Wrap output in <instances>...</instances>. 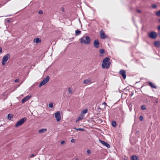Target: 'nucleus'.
Listing matches in <instances>:
<instances>
[{
    "instance_id": "nucleus-1",
    "label": "nucleus",
    "mask_w": 160,
    "mask_h": 160,
    "mask_svg": "<svg viewBox=\"0 0 160 160\" xmlns=\"http://www.w3.org/2000/svg\"><path fill=\"white\" fill-rule=\"evenodd\" d=\"M110 58L108 57L105 58L103 60L102 66L103 68H108L110 66Z\"/></svg>"
},
{
    "instance_id": "nucleus-2",
    "label": "nucleus",
    "mask_w": 160,
    "mask_h": 160,
    "mask_svg": "<svg viewBox=\"0 0 160 160\" xmlns=\"http://www.w3.org/2000/svg\"><path fill=\"white\" fill-rule=\"evenodd\" d=\"M80 42L85 44H88L90 43V39L88 36H83L81 38Z\"/></svg>"
},
{
    "instance_id": "nucleus-3",
    "label": "nucleus",
    "mask_w": 160,
    "mask_h": 160,
    "mask_svg": "<svg viewBox=\"0 0 160 160\" xmlns=\"http://www.w3.org/2000/svg\"><path fill=\"white\" fill-rule=\"evenodd\" d=\"M10 57V54L9 53H7L3 57L2 59V65H5L6 62Z\"/></svg>"
},
{
    "instance_id": "nucleus-4",
    "label": "nucleus",
    "mask_w": 160,
    "mask_h": 160,
    "mask_svg": "<svg viewBox=\"0 0 160 160\" xmlns=\"http://www.w3.org/2000/svg\"><path fill=\"white\" fill-rule=\"evenodd\" d=\"M148 36L150 38L155 39L157 37V34L155 32H152L148 33Z\"/></svg>"
},
{
    "instance_id": "nucleus-5",
    "label": "nucleus",
    "mask_w": 160,
    "mask_h": 160,
    "mask_svg": "<svg viewBox=\"0 0 160 160\" xmlns=\"http://www.w3.org/2000/svg\"><path fill=\"white\" fill-rule=\"evenodd\" d=\"M26 120L27 118H22L20 120L17 122L16 124L15 125V127H17L19 126L22 125L25 121H26Z\"/></svg>"
},
{
    "instance_id": "nucleus-6",
    "label": "nucleus",
    "mask_w": 160,
    "mask_h": 160,
    "mask_svg": "<svg viewBox=\"0 0 160 160\" xmlns=\"http://www.w3.org/2000/svg\"><path fill=\"white\" fill-rule=\"evenodd\" d=\"M55 117L58 122L61 119V116L59 111L55 113Z\"/></svg>"
},
{
    "instance_id": "nucleus-7",
    "label": "nucleus",
    "mask_w": 160,
    "mask_h": 160,
    "mask_svg": "<svg viewBox=\"0 0 160 160\" xmlns=\"http://www.w3.org/2000/svg\"><path fill=\"white\" fill-rule=\"evenodd\" d=\"M119 73L122 76L123 79H125L126 77V71L125 70L121 69L119 71Z\"/></svg>"
},
{
    "instance_id": "nucleus-8",
    "label": "nucleus",
    "mask_w": 160,
    "mask_h": 160,
    "mask_svg": "<svg viewBox=\"0 0 160 160\" xmlns=\"http://www.w3.org/2000/svg\"><path fill=\"white\" fill-rule=\"evenodd\" d=\"M100 37L102 39H104L107 38V37L105 34L104 31L102 30H101L100 32Z\"/></svg>"
},
{
    "instance_id": "nucleus-9",
    "label": "nucleus",
    "mask_w": 160,
    "mask_h": 160,
    "mask_svg": "<svg viewBox=\"0 0 160 160\" xmlns=\"http://www.w3.org/2000/svg\"><path fill=\"white\" fill-rule=\"evenodd\" d=\"M99 141L103 145H104L107 148H110V146L109 144L107 142H106L104 141H102L100 139H99Z\"/></svg>"
},
{
    "instance_id": "nucleus-10",
    "label": "nucleus",
    "mask_w": 160,
    "mask_h": 160,
    "mask_svg": "<svg viewBox=\"0 0 160 160\" xmlns=\"http://www.w3.org/2000/svg\"><path fill=\"white\" fill-rule=\"evenodd\" d=\"M30 98V96H27L22 99L21 100V102H22V103H24L25 102L29 100Z\"/></svg>"
},
{
    "instance_id": "nucleus-11",
    "label": "nucleus",
    "mask_w": 160,
    "mask_h": 160,
    "mask_svg": "<svg viewBox=\"0 0 160 160\" xmlns=\"http://www.w3.org/2000/svg\"><path fill=\"white\" fill-rule=\"evenodd\" d=\"M94 46L96 48L99 47V42L98 39L95 40L94 42Z\"/></svg>"
},
{
    "instance_id": "nucleus-12",
    "label": "nucleus",
    "mask_w": 160,
    "mask_h": 160,
    "mask_svg": "<svg viewBox=\"0 0 160 160\" xmlns=\"http://www.w3.org/2000/svg\"><path fill=\"white\" fill-rule=\"evenodd\" d=\"M92 83V81L90 78H88L87 79L83 81L84 84H90Z\"/></svg>"
},
{
    "instance_id": "nucleus-13",
    "label": "nucleus",
    "mask_w": 160,
    "mask_h": 160,
    "mask_svg": "<svg viewBox=\"0 0 160 160\" xmlns=\"http://www.w3.org/2000/svg\"><path fill=\"white\" fill-rule=\"evenodd\" d=\"M154 44L155 47L159 48L160 47V41H155L154 42Z\"/></svg>"
},
{
    "instance_id": "nucleus-14",
    "label": "nucleus",
    "mask_w": 160,
    "mask_h": 160,
    "mask_svg": "<svg viewBox=\"0 0 160 160\" xmlns=\"http://www.w3.org/2000/svg\"><path fill=\"white\" fill-rule=\"evenodd\" d=\"M33 41L34 42H35L36 43H38L41 42V39L39 38H35L34 39Z\"/></svg>"
},
{
    "instance_id": "nucleus-15",
    "label": "nucleus",
    "mask_w": 160,
    "mask_h": 160,
    "mask_svg": "<svg viewBox=\"0 0 160 160\" xmlns=\"http://www.w3.org/2000/svg\"><path fill=\"white\" fill-rule=\"evenodd\" d=\"M148 83L149 84L150 86L151 87L154 88L156 89L157 87L156 86L152 83L150 82H148Z\"/></svg>"
},
{
    "instance_id": "nucleus-16",
    "label": "nucleus",
    "mask_w": 160,
    "mask_h": 160,
    "mask_svg": "<svg viewBox=\"0 0 160 160\" xmlns=\"http://www.w3.org/2000/svg\"><path fill=\"white\" fill-rule=\"evenodd\" d=\"M132 160H139L138 158L136 155H133L132 156L131 158Z\"/></svg>"
},
{
    "instance_id": "nucleus-17",
    "label": "nucleus",
    "mask_w": 160,
    "mask_h": 160,
    "mask_svg": "<svg viewBox=\"0 0 160 160\" xmlns=\"http://www.w3.org/2000/svg\"><path fill=\"white\" fill-rule=\"evenodd\" d=\"M49 80V76H47L46 77V78H44L43 81H44V82H45V83H47Z\"/></svg>"
},
{
    "instance_id": "nucleus-18",
    "label": "nucleus",
    "mask_w": 160,
    "mask_h": 160,
    "mask_svg": "<svg viewBox=\"0 0 160 160\" xmlns=\"http://www.w3.org/2000/svg\"><path fill=\"white\" fill-rule=\"evenodd\" d=\"M47 131V129L46 128H43L41 129H40L39 130V132L40 133L42 134L43 132Z\"/></svg>"
},
{
    "instance_id": "nucleus-19",
    "label": "nucleus",
    "mask_w": 160,
    "mask_h": 160,
    "mask_svg": "<svg viewBox=\"0 0 160 160\" xmlns=\"http://www.w3.org/2000/svg\"><path fill=\"white\" fill-rule=\"evenodd\" d=\"M81 33V31L79 30H75V35L78 36L80 35Z\"/></svg>"
},
{
    "instance_id": "nucleus-20",
    "label": "nucleus",
    "mask_w": 160,
    "mask_h": 160,
    "mask_svg": "<svg viewBox=\"0 0 160 160\" xmlns=\"http://www.w3.org/2000/svg\"><path fill=\"white\" fill-rule=\"evenodd\" d=\"M13 116L12 114H9L8 115V118L9 120H10L12 118Z\"/></svg>"
},
{
    "instance_id": "nucleus-21",
    "label": "nucleus",
    "mask_w": 160,
    "mask_h": 160,
    "mask_svg": "<svg viewBox=\"0 0 160 160\" xmlns=\"http://www.w3.org/2000/svg\"><path fill=\"white\" fill-rule=\"evenodd\" d=\"M46 83L44 81H42V82H41L39 84V87H40L43 85H44Z\"/></svg>"
},
{
    "instance_id": "nucleus-22",
    "label": "nucleus",
    "mask_w": 160,
    "mask_h": 160,
    "mask_svg": "<svg viewBox=\"0 0 160 160\" xmlns=\"http://www.w3.org/2000/svg\"><path fill=\"white\" fill-rule=\"evenodd\" d=\"M112 126L114 127L116 126V123L115 121H112Z\"/></svg>"
},
{
    "instance_id": "nucleus-23",
    "label": "nucleus",
    "mask_w": 160,
    "mask_h": 160,
    "mask_svg": "<svg viewBox=\"0 0 160 160\" xmlns=\"http://www.w3.org/2000/svg\"><path fill=\"white\" fill-rule=\"evenodd\" d=\"M68 92L69 93H71L72 94L73 93V92H72V89L71 88L69 87L68 88Z\"/></svg>"
},
{
    "instance_id": "nucleus-24",
    "label": "nucleus",
    "mask_w": 160,
    "mask_h": 160,
    "mask_svg": "<svg viewBox=\"0 0 160 160\" xmlns=\"http://www.w3.org/2000/svg\"><path fill=\"white\" fill-rule=\"evenodd\" d=\"M48 106L50 108H52L53 107V103L52 102H50L48 104Z\"/></svg>"
},
{
    "instance_id": "nucleus-25",
    "label": "nucleus",
    "mask_w": 160,
    "mask_h": 160,
    "mask_svg": "<svg viewBox=\"0 0 160 160\" xmlns=\"http://www.w3.org/2000/svg\"><path fill=\"white\" fill-rule=\"evenodd\" d=\"M76 130H78V131H84L85 129L83 128H74Z\"/></svg>"
},
{
    "instance_id": "nucleus-26",
    "label": "nucleus",
    "mask_w": 160,
    "mask_h": 160,
    "mask_svg": "<svg viewBox=\"0 0 160 160\" xmlns=\"http://www.w3.org/2000/svg\"><path fill=\"white\" fill-rule=\"evenodd\" d=\"M99 52L103 54L105 52V50L103 49H100Z\"/></svg>"
},
{
    "instance_id": "nucleus-27",
    "label": "nucleus",
    "mask_w": 160,
    "mask_h": 160,
    "mask_svg": "<svg viewBox=\"0 0 160 160\" xmlns=\"http://www.w3.org/2000/svg\"><path fill=\"white\" fill-rule=\"evenodd\" d=\"M152 7L153 8H156L157 7V6L155 4H153L152 5Z\"/></svg>"
},
{
    "instance_id": "nucleus-28",
    "label": "nucleus",
    "mask_w": 160,
    "mask_h": 160,
    "mask_svg": "<svg viewBox=\"0 0 160 160\" xmlns=\"http://www.w3.org/2000/svg\"><path fill=\"white\" fill-rule=\"evenodd\" d=\"M141 109L142 110H146V109L145 106L144 105H143L142 106Z\"/></svg>"
},
{
    "instance_id": "nucleus-29",
    "label": "nucleus",
    "mask_w": 160,
    "mask_h": 160,
    "mask_svg": "<svg viewBox=\"0 0 160 160\" xmlns=\"http://www.w3.org/2000/svg\"><path fill=\"white\" fill-rule=\"evenodd\" d=\"M82 113L84 114H85L87 113L88 112V109H85L84 110H83L82 111Z\"/></svg>"
},
{
    "instance_id": "nucleus-30",
    "label": "nucleus",
    "mask_w": 160,
    "mask_h": 160,
    "mask_svg": "<svg viewBox=\"0 0 160 160\" xmlns=\"http://www.w3.org/2000/svg\"><path fill=\"white\" fill-rule=\"evenodd\" d=\"M156 15L157 16L160 17V10L157 12Z\"/></svg>"
},
{
    "instance_id": "nucleus-31",
    "label": "nucleus",
    "mask_w": 160,
    "mask_h": 160,
    "mask_svg": "<svg viewBox=\"0 0 160 160\" xmlns=\"http://www.w3.org/2000/svg\"><path fill=\"white\" fill-rule=\"evenodd\" d=\"M143 117L142 116H140V117H139L140 120L141 121H142L143 120Z\"/></svg>"
},
{
    "instance_id": "nucleus-32",
    "label": "nucleus",
    "mask_w": 160,
    "mask_h": 160,
    "mask_svg": "<svg viewBox=\"0 0 160 160\" xmlns=\"http://www.w3.org/2000/svg\"><path fill=\"white\" fill-rule=\"evenodd\" d=\"M87 153H88L89 154H90L91 153V151L90 150H88L87 151Z\"/></svg>"
},
{
    "instance_id": "nucleus-33",
    "label": "nucleus",
    "mask_w": 160,
    "mask_h": 160,
    "mask_svg": "<svg viewBox=\"0 0 160 160\" xmlns=\"http://www.w3.org/2000/svg\"><path fill=\"white\" fill-rule=\"evenodd\" d=\"M36 155H35V154H32L30 155V157L31 158H33V157H34V156H35Z\"/></svg>"
},
{
    "instance_id": "nucleus-34",
    "label": "nucleus",
    "mask_w": 160,
    "mask_h": 160,
    "mask_svg": "<svg viewBox=\"0 0 160 160\" xmlns=\"http://www.w3.org/2000/svg\"><path fill=\"white\" fill-rule=\"evenodd\" d=\"M19 79H15V82H19Z\"/></svg>"
},
{
    "instance_id": "nucleus-35",
    "label": "nucleus",
    "mask_w": 160,
    "mask_h": 160,
    "mask_svg": "<svg viewBox=\"0 0 160 160\" xmlns=\"http://www.w3.org/2000/svg\"><path fill=\"white\" fill-rule=\"evenodd\" d=\"M42 13H43V12L42 10H40V11H39L38 12V13L40 14H42Z\"/></svg>"
},
{
    "instance_id": "nucleus-36",
    "label": "nucleus",
    "mask_w": 160,
    "mask_h": 160,
    "mask_svg": "<svg viewBox=\"0 0 160 160\" xmlns=\"http://www.w3.org/2000/svg\"><path fill=\"white\" fill-rule=\"evenodd\" d=\"M65 143V141H62L61 142V144H63Z\"/></svg>"
},
{
    "instance_id": "nucleus-37",
    "label": "nucleus",
    "mask_w": 160,
    "mask_h": 160,
    "mask_svg": "<svg viewBox=\"0 0 160 160\" xmlns=\"http://www.w3.org/2000/svg\"><path fill=\"white\" fill-rule=\"evenodd\" d=\"M71 142H75V140L74 139H72L71 140Z\"/></svg>"
},
{
    "instance_id": "nucleus-38",
    "label": "nucleus",
    "mask_w": 160,
    "mask_h": 160,
    "mask_svg": "<svg viewBox=\"0 0 160 160\" xmlns=\"http://www.w3.org/2000/svg\"><path fill=\"white\" fill-rule=\"evenodd\" d=\"M2 51V48L0 47V52H1Z\"/></svg>"
},
{
    "instance_id": "nucleus-39",
    "label": "nucleus",
    "mask_w": 160,
    "mask_h": 160,
    "mask_svg": "<svg viewBox=\"0 0 160 160\" xmlns=\"http://www.w3.org/2000/svg\"><path fill=\"white\" fill-rule=\"evenodd\" d=\"M158 29L160 31V25L158 27Z\"/></svg>"
},
{
    "instance_id": "nucleus-40",
    "label": "nucleus",
    "mask_w": 160,
    "mask_h": 160,
    "mask_svg": "<svg viewBox=\"0 0 160 160\" xmlns=\"http://www.w3.org/2000/svg\"><path fill=\"white\" fill-rule=\"evenodd\" d=\"M137 11L138 13H140L141 12V11L139 10H137Z\"/></svg>"
},
{
    "instance_id": "nucleus-41",
    "label": "nucleus",
    "mask_w": 160,
    "mask_h": 160,
    "mask_svg": "<svg viewBox=\"0 0 160 160\" xmlns=\"http://www.w3.org/2000/svg\"><path fill=\"white\" fill-rule=\"evenodd\" d=\"M133 93H131L130 94V96H133Z\"/></svg>"
},
{
    "instance_id": "nucleus-42",
    "label": "nucleus",
    "mask_w": 160,
    "mask_h": 160,
    "mask_svg": "<svg viewBox=\"0 0 160 160\" xmlns=\"http://www.w3.org/2000/svg\"><path fill=\"white\" fill-rule=\"evenodd\" d=\"M102 104L106 105L107 103L105 102H103Z\"/></svg>"
},
{
    "instance_id": "nucleus-43",
    "label": "nucleus",
    "mask_w": 160,
    "mask_h": 160,
    "mask_svg": "<svg viewBox=\"0 0 160 160\" xmlns=\"http://www.w3.org/2000/svg\"><path fill=\"white\" fill-rule=\"evenodd\" d=\"M158 34L159 36V37L160 38V32H158Z\"/></svg>"
},
{
    "instance_id": "nucleus-44",
    "label": "nucleus",
    "mask_w": 160,
    "mask_h": 160,
    "mask_svg": "<svg viewBox=\"0 0 160 160\" xmlns=\"http://www.w3.org/2000/svg\"><path fill=\"white\" fill-rule=\"evenodd\" d=\"M158 21L159 22H160V19H159L158 20Z\"/></svg>"
},
{
    "instance_id": "nucleus-45",
    "label": "nucleus",
    "mask_w": 160,
    "mask_h": 160,
    "mask_svg": "<svg viewBox=\"0 0 160 160\" xmlns=\"http://www.w3.org/2000/svg\"><path fill=\"white\" fill-rule=\"evenodd\" d=\"M126 89H127V88L124 89V90H125Z\"/></svg>"
},
{
    "instance_id": "nucleus-46",
    "label": "nucleus",
    "mask_w": 160,
    "mask_h": 160,
    "mask_svg": "<svg viewBox=\"0 0 160 160\" xmlns=\"http://www.w3.org/2000/svg\"><path fill=\"white\" fill-rule=\"evenodd\" d=\"M7 22H9V20H8L7 21Z\"/></svg>"
},
{
    "instance_id": "nucleus-47",
    "label": "nucleus",
    "mask_w": 160,
    "mask_h": 160,
    "mask_svg": "<svg viewBox=\"0 0 160 160\" xmlns=\"http://www.w3.org/2000/svg\"><path fill=\"white\" fill-rule=\"evenodd\" d=\"M75 160H78V159H75Z\"/></svg>"
},
{
    "instance_id": "nucleus-48",
    "label": "nucleus",
    "mask_w": 160,
    "mask_h": 160,
    "mask_svg": "<svg viewBox=\"0 0 160 160\" xmlns=\"http://www.w3.org/2000/svg\"><path fill=\"white\" fill-rule=\"evenodd\" d=\"M156 102L157 103V101H156Z\"/></svg>"
}]
</instances>
